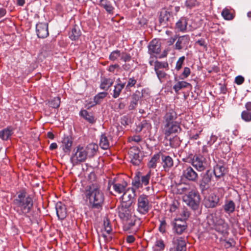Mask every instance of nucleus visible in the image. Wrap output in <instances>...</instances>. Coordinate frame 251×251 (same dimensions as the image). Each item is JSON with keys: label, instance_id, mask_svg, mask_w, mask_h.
Instances as JSON below:
<instances>
[{"label": "nucleus", "instance_id": "1", "mask_svg": "<svg viewBox=\"0 0 251 251\" xmlns=\"http://www.w3.org/2000/svg\"><path fill=\"white\" fill-rule=\"evenodd\" d=\"M84 193L89 201L90 208L99 211L102 209L104 196L99 184L94 183L87 185L85 188Z\"/></svg>", "mask_w": 251, "mask_h": 251}, {"label": "nucleus", "instance_id": "2", "mask_svg": "<svg viewBox=\"0 0 251 251\" xmlns=\"http://www.w3.org/2000/svg\"><path fill=\"white\" fill-rule=\"evenodd\" d=\"M14 209L19 215H25L29 213L33 205V199L25 191L18 193L13 200Z\"/></svg>", "mask_w": 251, "mask_h": 251}, {"label": "nucleus", "instance_id": "3", "mask_svg": "<svg viewBox=\"0 0 251 251\" xmlns=\"http://www.w3.org/2000/svg\"><path fill=\"white\" fill-rule=\"evenodd\" d=\"M177 115L176 112L172 108H167L163 118L164 133L166 137L171 134L180 132L181 129L179 124L176 121Z\"/></svg>", "mask_w": 251, "mask_h": 251}, {"label": "nucleus", "instance_id": "4", "mask_svg": "<svg viewBox=\"0 0 251 251\" xmlns=\"http://www.w3.org/2000/svg\"><path fill=\"white\" fill-rule=\"evenodd\" d=\"M185 203L194 210L199 209L201 198L199 193L195 190H191L183 196Z\"/></svg>", "mask_w": 251, "mask_h": 251}, {"label": "nucleus", "instance_id": "5", "mask_svg": "<svg viewBox=\"0 0 251 251\" xmlns=\"http://www.w3.org/2000/svg\"><path fill=\"white\" fill-rule=\"evenodd\" d=\"M87 157L84 147L78 145L74 149L70 157V161L73 166H75L85 162Z\"/></svg>", "mask_w": 251, "mask_h": 251}, {"label": "nucleus", "instance_id": "6", "mask_svg": "<svg viewBox=\"0 0 251 251\" xmlns=\"http://www.w3.org/2000/svg\"><path fill=\"white\" fill-rule=\"evenodd\" d=\"M151 176V171L145 175H143L141 172H138L132 180V186L136 189L141 188L143 185L147 186L149 183Z\"/></svg>", "mask_w": 251, "mask_h": 251}, {"label": "nucleus", "instance_id": "7", "mask_svg": "<svg viewBox=\"0 0 251 251\" xmlns=\"http://www.w3.org/2000/svg\"><path fill=\"white\" fill-rule=\"evenodd\" d=\"M151 208V205L150 203L148 196L144 194L140 195L138 198L137 211L142 215H145Z\"/></svg>", "mask_w": 251, "mask_h": 251}, {"label": "nucleus", "instance_id": "8", "mask_svg": "<svg viewBox=\"0 0 251 251\" xmlns=\"http://www.w3.org/2000/svg\"><path fill=\"white\" fill-rule=\"evenodd\" d=\"M191 163L198 171L205 170L208 166L206 158L201 155H195L191 159Z\"/></svg>", "mask_w": 251, "mask_h": 251}, {"label": "nucleus", "instance_id": "9", "mask_svg": "<svg viewBox=\"0 0 251 251\" xmlns=\"http://www.w3.org/2000/svg\"><path fill=\"white\" fill-rule=\"evenodd\" d=\"M211 217L215 230L222 234L226 232L228 229V224L224 220L217 217L216 215H212Z\"/></svg>", "mask_w": 251, "mask_h": 251}, {"label": "nucleus", "instance_id": "10", "mask_svg": "<svg viewBox=\"0 0 251 251\" xmlns=\"http://www.w3.org/2000/svg\"><path fill=\"white\" fill-rule=\"evenodd\" d=\"M140 151L138 147H133L130 148L128 154L130 162L133 165L138 166L141 164L143 157L140 155Z\"/></svg>", "mask_w": 251, "mask_h": 251}, {"label": "nucleus", "instance_id": "11", "mask_svg": "<svg viewBox=\"0 0 251 251\" xmlns=\"http://www.w3.org/2000/svg\"><path fill=\"white\" fill-rule=\"evenodd\" d=\"M36 33L39 38L47 37L49 35L48 24L46 22H38L36 25Z\"/></svg>", "mask_w": 251, "mask_h": 251}, {"label": "nucleus", "instance_id": "12", "mask_svg": "<svg viewBox=\"0 0 251 251\" xmlns=\"http://www.w3.org/2000/svg\"><path fill=\"white\" fill-rule=\"evenodd\" d=\"M212 177V172L210 170H207L200 181V188L202 192L209 188Z\"/></svg>", "mask_w": 251, "mask_h": 251}, {"label": "nucleus", "instance_id": "13", "mask_svg": "<svg viewBox=\"0 0 251 251\" xmlns=\"http://www.w3.org/2000/svg\"><path fill=\"white\" fill-rule=\"evenodd\" d=\"M111 186H112L115 193L118 194H124L127 186V183L124 180L120 182H116L114 180L111 183L110 181L109 182L108 189H110Z\"/></svg>", "mask_w": 251, "mask_h": 251}, {"label": "nucleus", "instance_id": "14", "mask_svg": "<svg viewBox=\"0 0 251 251\" xmlns=\"http://www.w3.org/2000/svg\"><path fill=\"white\" fill-rule=\"evenodd\" d=\"M219 197L215 194H211L204 200V205L208 208H213L219 205Z\"/></svg>", "mask_w": 251, "mask_h": 251}, {"label": "nucleus", "instance_id": "15", "mask_svg": "<svg viewBox=\"0 0 251 251\" xmlns=\"http://www.w3.org/2000/svg\"><path fill=\"white\" fill-rule=\"evenodd\" d=\"M190 40L188 35H184L177 37V40L175 44V49L181 50L183 49H187Z\"/></svg>", "mask_w": 251, "mask_h": 251}, {"label": "nucleus", "instance_id": "16", "mask_svg": "<svg viewBox=\"0 0 251 251\" xmlns=\"http://www.w3.org/2000/svg\"><path fill=\"white\" fill-rule=\"evenodd\" d=\"M182 176L186 179L192 182H196L198 179V173L190 166L183 170Z\"/></svg>", "mask_w": 251, "mask_h": 251}, {"label": "nucleus", "instance_id": "17", "mask_svg": "<svg viewBox=\"0 0 251 251\" xmlns=\"http://www.w3.org/2000/svg\"><path fill=\"white\" fill-rule=\"evenodd\" d=\"M73 144V140L71 136H65L61 141L60 148L66 154H69Z\"/></svg>", "mask_w": 251, "mask_h": 251}, {"label": "nucleus", "instance_id": "18", "mask_svg": "<svg viewBox=\"0 0 251 251\" xmlns=\"http://www.w3.org/2000/svg\"><path fill=\"white\" fill-rule=\"evenodd\" d=\"M161 51V43L158 40L154 39L148 45V52L151 55L158 54Z\"/></svg>", "mask_w": 251, "mask_h": 251}, {"label": "nucleus", "instance_id": "19", "mask_svg": "<svg viewBox=\"0 0 251 251\" xmlns=\"http://www.w3.org/2000/svg\"><path fill=\"white\" fill-rule=\"evenodd\" d=\"M57 216L60 220H64L67 216V211L66 205L61 201L57 202L55 204Z\"/></svg>", "mask_w": 251, "mask_h": 251}, {"label": "nucleus", "instance_id": "20", "mask_svg": "<svg viewBox=\"0 0 251 251\" xmlns=\"http://www.w3.org/2000/svg\"><path fill=\"white\" fill-rule=\"evenodd\" d=\"M174 229L178 234H181L186 230L187 227L185 221L181 219H175V221L173 222Z\"/></svg>", "mask_w": 251, "mask_h": 251}, {"label": "nucleus", "instance_id": "21", "mask_svg": "<svg viewBox=\"0 0 251 251\" xmlns=\"http://www.w3.org/2000/svg\"><path fill=\"white\" fill-rule=\"evenodd\" d=\"M245 109L241 113V118L246 123L251 122V101H248L245 104Z\"/></svg>", "mask_w": 251, "mask_h": 251}, {"label": "nucleus", "instance_id": "22", "mask_svg": "<svg viewBox=\"0 0 251 251\" xmlns=\"http://www.w3.org/2000/svg\"><path fill=\"white\" fill-rule=\"evenodd\" d=\"M162 164L165 171H168L174 165V161L172 158L169 156L161 153Z\"/></svg>", "mask_w": 251, "mask_h": 251}, {"label": "nucleus", "instance_id": "23", "mask_svg": "<svg viewBox=\"0 0 251 251\" xmlns=\"http://www.w3.org/2000/svg\"><path fill=\"white\" fill-rule=\"evenodd\" d=\"M99 149L98 145L95 143L89 144L86 147H84L87 157H93L97 153Z\"/></svg>", "mask_w": 251, "mask_h": 251}, {"label": "nucleus", "instance_id": "24", "mask_svg": "<svg viewBox=\"0 0 251 251\" xmlns=\"http://www.w3.org/2000/svg\"><path fill=\"white\" fill-rule=\"evenodd\" d=\"M188 19L186 17H181L176 24V28L178 31L184 32L186 31Z\"/></svg>", "mask_w": 251, "mask_h": 251}, {"label": "nucleus", "instance_id": "25", "mask_svg": "<svg viewBox=\"0 0 251 251\" xmlns=\"http://www.w3.org/2000/svg\"><path fill=\"white\" fill-rule=\"evenodd\" d=\"M118 214L119 217L123 221L127 220L128 218H130L131 216H132L129 209L123 205L119 207Z\"/></svg>", "mask_w": 251, "mask_h": 251}, {"label": "nucleus", "instance_id": "26", "mask_svg": "<svg viewBox=\"0 0 251 251\" xmlns=\"http://www.w3.org/2000/svg\"><path fill=\"white\" fill-rule=\"evenodd\" d=\"M213 173L217 178H220L226 173V168L222 163H218L214 167Z\"/></svg>", "mask_w": 251, "mask_h": 251}, {"label": "nucleus", "instance_id": "27", "mask_svg": "<svg viewBox=\"0 0 251 251\" xmlns=\"http://www.w3.org/2000/svg\"><path fill=\"white\" fill-rule=\"evenodd\" d=\"M79 115L90 124H93L96 121L93 114L88 112L86 110H81L79 112Z\"/></svg>", "mask_w": 251, "mask_h": 251}, {"label": "nucleus", "instance_id": "28", "mask_svg": "<svg viewBox=\"0 0 251 251\" xmlns=\"http://www.w3.org/2000/svg\"><path fill=\"white\" fill-rule=\"evenodd\" d=\"M117 83L114 85L113 90V97L115 99L117 98L120 95L122 90L125 86L126 83H122L120 78L117 80Z\"/></svg>", "mask_w": 251, "mask_h": 251}, {"label": "nucleus", "instance_id": "29", "mask_svg": "<svg viewBox=\"0 0 251 251\" xmlns=\"http://www.w3.org/2000/svg\"><path fill=\"white\" fill-rule=\"evenodd\" d=\"M100 5L108 13L110 14H113L114 7L110 0H101L100 2Z\"/></svg>", "mask_w": 251, "mask_h": 251}, {"label": "nucleus", "instance_id": "30", "mask_svg": "<svg viewBox=\"0 0 251 251\" xmlns=\"http://www.w3.org/2000/svg\"><path fill=\"white\" fill-rule=\"evenodd\" d=\"M172 17L171 13L167 11L165 9H162L159 15V22L161 24L170 22Z\"/></svg>", "mask_w": 251, "mask_h": 251}, {"label": "nucleus", "instance_id": "31", "mask_svg": "<svg viewBox=\"0 0 251 251\" xmlns=\"http://www.w3.org/2000/svg\"><path fill=\"white\" fill-rule=\"evenodd\" d=\"M161 153L158 152L154 154L149 160L148 163V167L150 169H155L157 166V163L160 161Z\"/></svg>", "mask_w": 251, "mask_h": 251}, {"label": "nucleus", "instance_id": "32", "mask_svg": "<svg viewBox=\"0 0 251 251\" xmlns=\"http://www.w3.org/2000/svg\"><path fill=\"white\" fill-rule=\"evenodd\" d=\"M81 34V32L79 27L75 25L69 33V37L72 40L75 41L78 39Z\"/></svg>", "mask_w": 251, "mask_h": 251}, {"label": "nucleus", "instance_id": "33", "mask_svg": "<svg viewBox=\"0 0 251 251\" xmlns=\"http://www.w3.org/2000/svg\"><path fill=\"white\" fill-rule=\"evenodd\" d=\"M223 207L225 211L230 214L235 211V204L232 200H227L226 201Z\"/></svg>", "mask_w": 251, "mask_h": 251}, {"label": "nucleus", "instance_id": "34", "mask_svg": "<svg viewBox=\"0 0 251 251\" xmlns=\"http://www.w3.org/2000/svg\"><path fill=\"white\" fill-rule=\"evenodd\" d=\"M114 80L110 78H103L101 79L100 84V88L101 89L107 91L113 85Z\"/></svg>", "mask_w": 251, "mask_h": 251}, {"label": "nucleus", "instance_id": "35", "mask_svg": "<svg viewBox=\"0 0 251 251\" xmlns=\"http://www.w3.org/2000/svg\"><path fill=\"white\" fill-rule=\"evenodd\" d=\"M13 133V129L11 127H7L0 131V138L3 140H7Z\"/></svg>", "mask_w": 251, "mask_h": 251}, {"label": "nucleus", "instance_id": "36", "mask_svg": "<svg viewBox=\"0 0 251 251\" xmlns=\"http://www.w3.org/2000/svg\"><path fill=\"white\" fill-rule=\"evenodd\" d=\"M99 145L103 150H107L109 148V140L105 134L101 135Z\"/></svg>", "mask_w": 251, "mask_h": 251}, {"label": "nucleus", "instance_id": "37", "mask_svg": "<svg viewBox=\"0 0 251 251\" xmlns=\"http://www.w3.org/2000/svg\"><path fill=\"white\" fill-rule=\"evenodd\" d=\"M163 69H165L166 71H168L169 69V64L167 62H161L158 60H156L154 62V70H158Z\"/></svg>", "mask_w": 251, "mask_h": 251}, {"label": "nucleus", "instance_id": "38", "mask_svg": "<svg viewBox=\"0 0 251 251\" xmlns=\"http://www.w3.org/2000/svg\"><path fill=\"white\" fill-rule=\"evenodd\" d=\"M176 251H186V242L182 238L176 240Z\"/></svg>", "mask_w": 251, "mask_h": 251}, {"label": "nucleus", "instance_id": "39", "mask_svg": "<svg viewBox=\"0 0 251 251\" xmlns=\"http://www.w3.org/2000/svg\"><path fill=\"white\" fill-rule=\"evenodd\" d=\"M135 221L136 218L132 215L127 220L123 221V222L124 223V229L127 230L130 229L135 225Z\"/></svg>", "mask_w": 251, "mask_h": 251}, {"label": "nucleus", "instance_id": "40", "mask_svg": "<svg viewBox=\"0 0 251 251\" xmlns=\"http://www.w3.org/2000/svg\"><path fill=\"white\" fill-rule=\"evenodd\" d=\"M190 84L186 81H178L174 85L173 89L176 93H177L181 89L186 88Z\"/></svg>", "mask_w": 251, "mask_h": 251}, {"label": "nucleus", "instance_id": "41", "mask_svg": "<svg viewBox=\"0 0 251 251\" xmlns=\"http://www.w3.org/2000/svg\"><path fill=\"white\" fill-rule=\"evenodd\" d=\"M136 188L134 187L129 188L127 190L126 189L124 192L123 197H126L129 199V200H131L134 199L136 196Z\"/></svg>", "mask_w": 251, "mask_h": 251}, {"label": "nucleus", "instance_id": "42", "mask_svg": "<svg viewBox=\"0 0 251 251\" xmlns=\"http://www.w3.org/2000/svg\"><path fill=\"white\" fill-rule=\"evenodd\" d=\"M146 92L145 89H142L141 91L136 90L131 96V99L134 101L138 102L144 96V93Z\"/></svg>", "mask_w": 251, "mask_h": 251}, {"label": "nucleus", "instance_id": "43", "mask_svg": "<svg viewBox=\"0 0 251 251\" xmlns=\"http://www.w3.org/2000/svg\"><path fill=\"white\" fill-rule=\"evenodd\" d=\"M49 106L53 108H58L60 104V98L55 97L49 101Z\"/></svg>", "mask_w": 251, "mask_h": 251}, {"label": "nucleus", "instance_id": "44", "mask_svg": "<svg viewBox=\"0 0 251 251\" xmlns=\"http://www.w3.org/2000/svg\"><path fill=\"white\" fill-rule=\"evenodd\" d=\"M107 94L108 93L105 92L98 93L94 98V101L95 104L100 103L101 100L107 96Z\"/></svg>", "mask_w": 251, "mask_h": 251}, {"label": "nucleus", "instance_id": "45", "mask_svg": "<svg viewBox=\"0 0 251 251\" xmlns=\"http://www.w3.org/2000/svg\"><path fill=\"white\" fill-rule=\"evenodd\" d=\"M222 15L223 18L226 20H231L233 18L232 14L226 8L223 9L222 12Z\"/></svg>", "mask_w": 251, "mask_h": 251}, {"label": "nucleus", "instance_id": "46", "mask_svg": "<svg viewBox=\"0 0 251 251\" xmlns=\"http://www.w3.org/2000/svg\"><path fill=\"white\" fill-rule=\"evenodd\" d=\"M121 56V52L119 50H115L111 52L109 56V59L113 61H115Z\"/></svg>", "mask_w": 251, "mask_h": 251}, {"label": "nucleus", "instance_id": "47", "mask_svg": "<svg viewBox=\"0 0 251 251\" xmlns=\"http://www.w3.org/2000/svg\"><path fill=\"white\" fill-rule=\"evenodd\" d=\"M160 221V225L158 228L159 231L164 233L166 232V228L167 226V223L166 222V220L165 218H163L162 220H159Z\"/></svg>", "mask_w": 251, "mask_h": 251}, {"label": "nucleus", "instance_id": "48", "mask_svg": "<svg viewBox=\"0 0 251 251\" xmlns=\"http://www.w3.org/2000/svg\"><path fill=\"white\" fill-rule=\"evenodd\" d=\"M191 71L189 67H185L182 74L179 76L180 79H184L190 75Z\"/></svg>", "mask_w": 251, "mask_h": 251}, {"label": "nucleus", "instance_id": "49", "mask_svg": "<svg viewBox=\"0 0 251 251\" xmlns=\"http://www.w3.org/2000/svg\"><path fill=\"white\" fill-rule=\"evenodd\" d=\"M190 190V186L189 185L184 184L183 185H180L178 190L180 194H185L189 193Z\"/></svg>", "mask_w": 251, "mask_h": 251}, {"label": "nucleus", "instance_id": "50", "mask_svg": "<svg viewBox=\"0 0 251 251\" xmlns=\"http://www.w3.org/2000/svg\"><path fill=\"white\" fill-rule=\"evenodd\" d=\"M158 78L161 80L162 79L166 77L167 74L163 69L154 70Z\"/></svg>", "mask_w": 251, "mask_h": 251}, {"label": "nucleus", "instance_id": "51", "mask_svg": "<svg viewBox=\"0 0 251 251\" xmlns=\"http://www.w3.org/2000/svg\"><path fill=\"white\" fill-rule=\"evenodd\" d=\"M120 57L121 60L124 61V62H128L131 59V56L130 54L126 52H122L121 53Z\"/></svg>", "mask_w": 251, "mask_h": 251}, {"label": "nucleus", "instance_id": "52", "mask_svg": "<svg viewBox=\"0 0 251 251\" xmlns=\"http://www.w3.org/2000/svg\"><path fill=\"white\" fill-rule=\"evenodd\" d=\"M185 60V56H183L179 58L178 60L176 62V69L177 71H179L182 68L184 61Z\"/></svg>", "mask_w": 251, "mask_h": 251}, {"label": "nucleus", "instance_id": "53", "mask_svg": "<svg viewBox=\"0 0 251 251\" xmlns=\"http://www.w3.org/2000/svg\"><path fill=\"white\" fill-rule=\"evenodd\" d=\"M137 82L136 79L134 78V77L129 78L127 84L126 85V88H130L131 87H133L135 85Z\"/></svg>", "mask_w": 251, "mask_h": 251}, {"label": "nucleus", "instance_id": "54", "mask_svg": "<svg viewBox=\"0 0 251 251\" xmlns=\"http://www.w3.org/2000/svg\"><path fill=\"white\" fill-rule=\"evenodd\" d=\"M138 105V102L131 100L129 105L128 106V109L129 111H131L135 109Z\"/></svg>", "mask_w": 251, "mask_h": 251}, {"label": "nucleus", "instance_id": "55", "mask_svg": "<svg viewBox=\"0 0 251 251\" xmlns=\"http://www.w3.org/2000/svg\"><path fill=\"white\" fill-rule=\"evenodd\" d=\"M185 5L187 8H191L195 6V1L193 0H186Z\"/></svg>", "mask_w": 251, "mask_h": 251}, {"label": "nucleus", "instance_id": "56", "mask_svg": "<svg viewBox=\"0 0 251 251\" xmlns=\"http://www.w3.org/2000/svg\"><path fill=\"white\" fill-rule=\"evenodd\" d=\"M244 81V78L241 75H238L235 77V82L238 85L242 84Z\"/></svg>", "mask_w": 251, "mask_h": 251}, {"label": "nucleus", "instance_id": "57", "mask_svg": "<svg viewBox=\"0 0 251 251\" xmlns=\"http://www.w3.org/2000/svg\"><path fill=\"white\" fill-rule=\"evenodd\" d=\"M155 245L159 248L160 250H163L165 247L164 242L162 240H157Z\"/></svg>", "mask_w": 251, "mask_h": 251}, {"label": "nucleus", "instance_id": "58", "mask_svg": "<svg viewBox=\"0 0 251 251\" xmlns=\"http://www.w3.org/2000/svg\"><path fill=\"white\" fill-rule=\"evenodd\" d=\"M196 43L199 44L201 47H203L205 49H207V45L206 44L205 41L203 39H201L198 40Z\"/></svg>", "mask_w": 251, "mask_h": 251}, {"label": "nucleus", "instance_id": "59", "mask_svg": "<svg viewBox=\"0 0 251 251\" xmlns=\"http://www.w3.org/2000/svg\"><path fill=\"white\" fill-rule=\"evenodd\" d=\"M119 68V65L118 64L111 65L109 66L108 71L110 72L114 73L115 69Z\"/></svg>", "mask_w": 251, "mask_h": 251}, {"label": "nucleus", "instance_id": "60", "mask_svg": "<svg viewBox=\"0 0 251 251\" xmlns=\"http://www.w3.org/2000/svg\"><path fill=\"white\" fill-rule=\"evenodd\" d=\"M177 39V35H175L174 37H172L169 39V40L168 41V43L169 45H172L176 40Z\"/></svg>", "mask_w": 251, "mask_h": 251}, {"label": "nucleus", "instance_id": "61", "mask_svg": "<svg viewBox=\"0 0 251 251\" xmlns=\"http://www.w3.org/2000/svg\"><path fill=\"white\" fill-rule=\"evenodd\" d=\"M135 237L133 235H128L127 236L126 240L128 243H132L135 241Z\"/></svg>", "mask_w": 251, "mask_h": 251}, {"label": "nucleus", "instance_id": "62", "mask_svg": "<svg viewBox=\"0 0 251 251\" xmlns=\"http://www.w3.org/2000/svg\"><path fill=\"white\" fill-rule=\"evenodd\" d=\"M104 227L105 231L108 233H109L110 231H111V227L110 226V224L109 222L107 223H104Z\"/></svg>", "mask_w": 251, "mask_h": 251}, {"label": "nucleus", "instance_id": "63", "mask_svg": "<svg viewBox=\"0 0 251 251\" xmlns=\"http://www.w3.org/2000/svg\"><path fill=\"white\" fill-rule=\"evenodd\" d=\"M131 140L135 142H139L141 140V138L139 135L133 136L131 137Z\"/></svg>", "mask_w": 251, "mask_h": 251}, {"label": "nucleus", "instance_id": "64", "mask_svg": "<svg viewBox=\"0 0 251 251\" xmlns=\"http://www.w3.org/2000/svg\"><path fill=\"white\" fill-rule=\"evenodd\" d=\"M6 14V10L3 8H0V19L5 15Z\"/></svg>", "mask_w": 251, "mask_h": 251}]
</instances>
